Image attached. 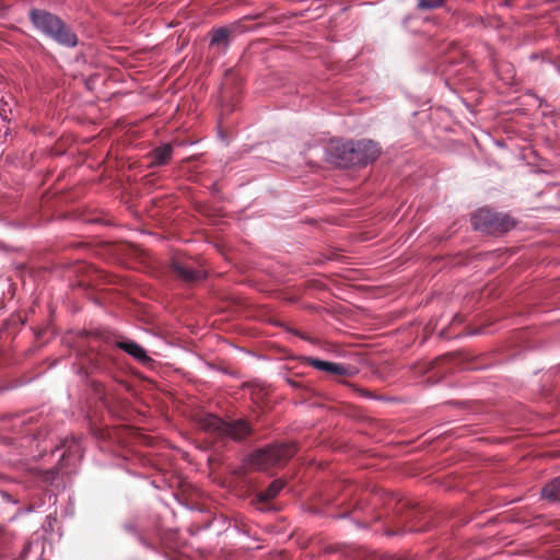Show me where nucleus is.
Returning <instances> with one entry per match:
<instances>
[{
    "label": "nucleus",
    "mask_w": 560,
    "mask_h": 560,
    "mask_svg": "<svg viewBox=\"0 0 560 560\" xmlns=\"http://www.w3.org/2000/svg\"><path fill=\"white\" fill-rule=\"evenodd\" d=\"M306 362L308 365H311L317 370H320V371H324V372H327L330 374H335V375L349 376L353 373V370L350 365H346V364H341V363L324 361V360L316 359V358H307Z\"/></svg>",
    "instance_id": "nucleus-6"
},
{
    "label": "nucleus",
    "mask_w": 560,
    "mask_h": 560,
    "mask_svg": "<svg viewBox=\"0 0 560 560\" xmlns=\"http://www.w3.org/2000/svg\"><path fill=\"white\" fill-rule=\"evenodd\" d=\"M445 0H419V8L421 9H435L441 7Z\"/></svg>",
    "instance_id": "nucleus-13"
},
{
    "label": "nucleus",
    "mask_w": 560,
    "mask_h": 560,
    "mask_svg": "<svg viewBox=\"0 0 560 560\" xmlns=\"http://www.w3.org/2000/svg\"><path fill=\"white\" fill-rule=\"evenodd\" d=\"M173 149L170 144H164L152 151V163L154 165H164L172 158Z\"/></svg>",
    "instance_id": "nucleus-9"
},
{
    "label": "nucleus",
    "mask_w": 560,
    "mask_h": 560,
    "mask_svg": "<svg viewBox=\"0 0 560 560\" xmlns=\"http://www.w3.org/2000/svg\"><path fill=\"white\" fill-rule=\"evenodd\" d=\"M542 495L551 501H560V476L542 488Z\"/></svg>",
    "instance_id": "nucleus-11"
},
{
    "label": "nucleus",
    "mask_w": 560,
    "mask_h": 560,
    "mask_svg": "<svg viewBox=\"0 0 560 560\" xmlns=\"http://www.w3.org/2000/svg\"><path fill=\"white\" fill-rule=\"evenodd\" d=\"M172 268L175 273L187 282L197 281L205 277L200 270H195L190 266L184 265L179 261H173Z\"/></svg>",
    "instance_id": "nucleus-8"
},
{
    "label": "nucleus",
    "mask_w": 560,
    "mask_h": 560,
    "mask_svg": "<svg viewBox=\"0 0 560 560\" xmlns=\"http://www.w3.org/2000/svg\"><path fill=\"white\" fill-rule=\"evenodd\" d=\"M381 149L372 140L336 141L330 147V159L340 167L366 165L378 158Z\"/></svg>",
    "instance_id": "nucleus-1"
},
{
    "label": "nucleus",
    "mask_w": 560,
    "mask_h": 560,
    "mask_svg": "<svg viewBox=\"0 0 560 560\" xmlns=\"http://www.w3.org/2000/svg\"><path fill=\"white\" fill-rule=\"evenodd\" d=\"M58 472H59V471H58V469H57V468H54V469H51V470H48V471L46 472V477H45V479H46L47 481H52V480L56 478V476L58 475Z\"/></svg>",
    "instance_id": "nucleus-14"
},
{
    "label": "nucleus",
    "mask_w": 560,
    "mask_h": 560,
    "mask_svg": "<svg viewBox=\"0 0 560 560\" xmlns=\"http://www.w3.org/2000/svg\"><path fill=\"white\" fill-rule=\"evenodd\" d=\"M200 428L219 438H226L233 441H241L252 433L247 421L236 420L233 422L223 421L214 415H205L199 419Z\"/></svg>",
    "instance_id": "nucleus-3"
},
{
    "label": "nucleus",
    "mask_w": 560,
    "mask_h": 560,
    "mask_svg": "<svg viewBox=\"0 0 560 560\" xmlns=\"http://www.w3.org/2000/svg\"><path fill=\"white\" fill-rule=\"evenodd\" d=\"M31 547H32V545H31V544H27V545L24 547V549H23L22 553H23L24 556H26V555L30 552Z\"/></svg>",
    "instance_id": "nucleus-15"
},
{
    "label": "nucleus",
    "mask_w": 560,
    "mask_h": 560,
    "mask_svg": "<svg viewBox=\"0 0 560 560\" xmlns=\"http://www.w3.org/2000/svg\"><path fill=\"white\" fill-rule=\"evenodd\" d=\"M295 451L296 447L293 443L271 445L253 453L248 458V465L254 469L265 470L288 460L295 454Z\"/></svg>",
    "instance_id": "nucleus-4"
},
{
    "label": "nucleus",
    "mask_w": 560,
    "mask_h": 560,
    "mask_svg": "<svg viewBox=\"0 0 560 560\" xmlns=\"http://www.w3.org/2000/svg\"><path fill=\"white\" fill-rule=\"evenodd\" d=\"M117 347L141 363H148L151 361L150 357L147 354V351L140 345L133 341H119L117 342Z\"/></svg>",
    "instance_id": "nucleus-7"
},
{
    "label": "nucleus",
    "mask_w": 560,
    "mask_h": 560,
    "mask_svg": "<svg viewBox=\"0 0 560 560\" xmlns=\"http://www.w3.org/2000/svg\"><path fill=\"white\" fill-rule=\"evenodd\" d=\"M471 224L477 231L498 234L513 229L515 222L508 214L497 213L490 209H479L471 214Z\"/></svg>",
    "instance_id": "nucleus-5"
},
{
    "label": "nucleus",
    "mask_w": 560,
    "mask_h": 560,
    "mask_svg": "<svg viewBox=\"0 0 560 560\" xmlns=\"http://www.w3.org/2000/svg\"><path fill=\"white\" fill-rule=\"evenodd\" d=\"M31 20L36 28L59 44L69 47L77 45V36L58 16L44 10H32Z\"/></svg>",
    "instance_id": "nucleus-2"
},
{
    "label": "nucleus",
    "mask_w": 560,
    "mask_h": 560,
    "mask_svg": "<svg viewBox=\"0 0 560 560\" xmlns=\"http://www.w3.org/2000/svg\"><path fill=\"white\" fill-rule=\"evenodd\" d=\"M283 487L284 482L282 480L272 481L266 490L258 494L259 501H269L276 498Z\"/></svg>",
    "instance_id": "nucleus-12"
},
{
    "label": "nucleus",
    "mask_w": 560,
    "mask_h": 560,
    "mask_svg": "<svg viewBox=\"0 0 560 560\" xmlns=\"http://www.w3.org/2000/svg\"><path fill=\"white\" fill-rule=\"evenodd\" d=\"M230 31L228 28H218L211 32L210 46L222 47L225 50L229 46Z\"/></svg>",
    "instance_id": "nucleus-10"
}]
</instances>
